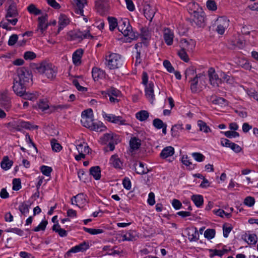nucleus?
<instances>
[{
    "label": "nucleus",
    "instance_id": "e433bc0d",
    "mask_svg": "<svg viewBox=\"0 0 258 258\" xmlns=\"http://www.w3.org/2000/svg\"><path fill=\"white\" fill-rule=\"evenodd\" d=\"M76 206H79V204H83L86 202V196L83 194H79L74 197Z\"/></svg>",
    "mask_w": 258,
    "mask_h": 258
},
{
    "label": "nucleus",
    "instance_id": "3c124183",
    "mask_svg": "<svg viewBox=\"0 0 258 258\" xmlns=\"http://www.w3.org/2000/svg\"><path fill=\"white\" fill-rule=\"evenodd\" d=\"M186 51V50L181 48V49L178 52V55L182 60L187 62L189 61V57Z\"/></svg>",
    "mask_w": 258,
    "mask_h": 258
},
{
    "label": "nucleus",
    "instance_id": "2f4dec72",
    "mask_svg": "<svg viewBox=\"0 0 258 258\" xmlns=\"http://www.w3.org/2000/svg\"><path fill=\"white\" fill-rule=\"evenodd\" d=\"M12 165L13 162L10 160L7 156L4 157L1 164V167L5 170L9 169L12 167Z\"/></svg>",
    "mask_w": 258,
    "mask_h": 258
},
{
    "label": "nucleus",
    "instance_id": "6ab92c4d",
    "mask_svg": "<svg viewBox=\"0 0 258 258\" xmlns=\"http://www.w3.org/2000/svg\"><path fill=\"white\" fill-rule=\"evenodd\" d=\"M174 35L173 32L168 28L164 30L163 38L167 45H171L173 43Z\"/></svg>",
    "mask_w": 258,
    "mask_h": 258
},
{
    "label": "nucleus",
    "instance_id": "1a4fd4ad",
    "mask_svg": "<svg viewBox=\"0 0 258 258\" xmlns=\"http://www.w3.org/2000/svg\"><path fill=\"white\" fill-rule=\"evenodd\" d=\"M18 15V13L16 4H11L7 9L6 15L7 21L13 25H15L18 22V19L16 18Z\"/></svg>",
    "mask_w": 258,
    "mask_h": 258
},
{
    "label": "nucleus",
    "instance_id": "8fccbe9b",
    "mask_svg": "<svg viewBox=\"0 0 258 258\" xmlns=\"http://www.w3.org/2000/svg\"><path fill=\"white\" fill-rule=\"evenodd\" d=\"M51 145L52 150L56 152H59L62 149L61 145L55 139L51 140Z\"/></svg>",
    "mask_w": 258,
    "mask_h": 258
},
{
    "label": "nucleus",
    "instance_id": "0e129e2a",
    "mask_svg": "<svg viewBox=\"0 0 258 258\" xmlns=\"http://www.w3.org/2000/svg\"><path fill=\"white\" fill-rule=\"evenodd\" d=\"M36 57V54L32 51H27L24 54V57L26 60H32Z\"/></svg>",
    "mask_w": 258,
    "mask_h": 258
},
{
    "label": "nucleus",
    "instance_id": "de8ad7c7",
    "mask_svg": "<svg viewBox=\"0 0 258 258\" xmlns=\"http://www.w3.org/2000/svg\"><path fill=\"white\" fill-rule=\"evenodd\" d=\"M141 36L145 40H148L151 38V32L146 28H143L141 29Z\"/></svg>",
    "mask_w": 258,
    "mask_h": 258
},
{
    "label": "nucleus",
    "instance_id": "774afa93",
    "mask_svg": "<svg viewBox=\"0 0 258 258\" xmlns=\"http://www.w3.org/2000/svg\"><path fill=\"white\" fill-rule=\"evenodd\" d=\"M41 171L44 175L48 176L50 175V173L52 171V169L51 167L48 166H42L41 167Z\"/></svg>",
    "mask_w": 258,
    "mask_h": 258
},
{
    "label": "nucleus",
    "instance_id": "052dcab7",
    "mask_svg": "<svg viewBox=\"0 0 258 258\" xmlns=\"http://www.w3.org/2000/svg\"><path fill=\"white\" fill-rule=\"evenodd\" d=\"M222 133H223L226 137L229 138H236L239 136L238 133L233 131H226L222 132Z\"/></svg>",
    "mask_w": 258,
    "mask_h": 258
},
{
    "label": "nucleus",
    "instance_id": "a19ab883",
    "mask_svg": "<svg viewBox=\"0 0 258 258\" xmlns=\"http://www.w3.org/2000/svg\"><path fill=\"white\" fill-rule=\"evenodd\" d=\"M30 208V205L25 203H22L20 205L19 210L22 214L26 216L29 213Z\"/></svg>",
    "mask_w": 258,
    "mask_h": 258
},
{
    "label": "nucleus",
    "instance_id": "393cba45",
    "mask_svg": "<svg viewBox=\"0 0 258 258\" xmlns=\"http://www.w3.org/2000/svg\"><path fill=\"white\" fill-rule=\"evenodd\" d=\"M134 166L136 173L139 174H145L149 172V170L142 162L136 163Z\"/></svg>",
    "mask_w": 258,
    "mask_h": 258
},
{
    "label": "nucleus",
    "instance_id": "680f3d73",
    "mask_svg": "<svg viewBox=\"0 0 258 258\" xmlns=\"http://www.w3.org/2000/svg\"><path fill=\"white\" fill-rule=\"evenodd\" d=\"M254 203L255 200L254 198L250 196L246 197L244 201V204L248 207H252Z\"/></svg>",
    "mask_w": 258,
    "mask_h": 258
},
{
    "label": "nucleus",
    "instance_id": "e2e57ef3",
    "mask_svg": "<svg viewBox=\"0 0 258 258\" xmlns=\"http://www.w3.org/2000/svg\"><path fill=\"white\" fill-rule=\"evenodd\" d=\"M69 107V105L65 104V105H53L50 106V109L51 110V111H54L55 110H61L63 109H66L68 108Z\"/></svg>",
    "mask_w": 258,
    "mask_h": 258
},
{
    "label": "nucleus",
    "instance_id": "b1692460",
    "mask_svg": "<svg viewBox=\"0 0 258 258\" xmlns=\"http://www.w3.org/2000/svg\"><path fill=\"white\" fill-rule=\"evenodd\" d=\"M174 154V149L171 146H168L164 148L160 153V157L163 159H166L171 157Z\"/></svg>",
    "mask_w": 258,
    "mask_h": 258
},
{
    "label": "nucleus",
    "instance_id": "dca6fc26",
    "mask_svg": "<svg viewBox=\"0 0 258 258\" xmlns=\"http://www.w3.org/2000/svg\"><path fill=\"white\" fill-rule=\"evenodd\" d=\"M69 35L71 37L72 39H79L83 40L85 38L92 39L93 38V36L90 34V30H86L84 32L78 31L73 34L74 36L73 38L72 32L70 33Z\"/></svg>",
    "mask_w": 258,
    "mask_h": 258
},
{
    "label": "nucleus",
    "instance_id": "f704fd0d",
    "mask_svg": "<svg viewBox=\"0 0 258 258\" xmlns=\"http://www.w3.org/2000/svg\"><path fill=\"white\" fill-rule=\"evenodd\" d=\"M110 162L115 167L120 168L122 165V163L120 159L118 158L117 156L114 155H112L110 159Z\"/></svg>",
    "mask_w": 258,
    "mask_h": 258
},
{
    "label": "nucleus",
    "instance_id": "09e8293b",
    "mask_svg": "<svg viewBox=\"0 0 258 258\" xmlns=\"http://www.w3.org/2000/svg\"><path fill=\"white\" fill-rule=\"evenodd\" d=\"M198 125L200 127V130L201 131H203L205 133H208L210 131V129L209 127L207 125V124L202 120H199L198 121Z\"/></svg>",
    "mask_w": 258,
    "mask_h": 258
},
{
    "label": "nucleus",
    "instance_id": "6e6d98bb",
    "mask_svg": "<svg viewBox=\"0 0 258 258\" xmlns=\"http://www.w3.org/2000/svg\"><path fill=\"white\" fill-rule=\"evenodd\" d=\"M48 222L46 220H43L34 229L35 232L39 231L40 230L44 231L45 229Z\"/></svg>",
    "mask_w": 258,
    "mask_h": 258
},
{
    "label": "nucleus",
    "instance_id": "4c0bfd02",
    "mask_svg": "<svg viewBox=\"0 0 258 258\" xmlns=\"http://www.w3.org/2000/svg\"><path fill=\"white\" fill-rule=\"evenodd\" d=\"M52 230L57 233L61 237H65L67 235V231L62 229L58 224H54L52 227Z\"/></svg>",
    "mask_w": 258,
    "mask_h": 258
},
{
    "label": "nucleus",
    "instance_id": "5701e85b",
    "mask_svg": "<svg viewBox=\"0 0 258 258\" xmlns=\"http://www.w3.org/2000/svg\"><path fill=\"white\" fill-rule=\"evenodd\" d=\"M193 22L199 27H201L205 22V18L202 15L197 12L196 10L193 11Z\"/></svg>",
    "mask_w": 258,
    "mask_h": 258
},
{
    "label": "nucleus",
    "instance_id": "7ed1b4c3",
    "mask_svg": "<svg viewBox=\"0 0 258 258\" xmlns=\"http://www.w3.org/2000/svg\"><path fill=\"white\" fill-rule=\"evenodd\" d=\"M118 29L124 36L128 37L129 42L137 38V35L133 31L132 27L127 19H122L118 22Z\"/></svg>",
    "mask_w": 258,
    "mask_h": 258
},
{
    "label": "nucleus",
    "instance_id": "2eb2a0df",
    "mask_svg": "<svg viewBox=\"0 0 258 258\" xmlns=\"http://www.w3.org/2000/svg\"><path fill=\"white\" fill-rule=\"evenodd\" d=\"M156 13V9L154 6L146 4L144 8V13L147 19L151 22Z\"/></svg>",
    "mask_w": 258,
    "mask_h": 258
},
{
    "label": "nucleus",
    "instance_id": "9b49d317",
    "mask_svg": "<svg viewBox=\"0 0 258 258\" xmlns=\"http://www.w3.org/2000/svg\"><path fill=\"white\" fill-rule=\"evenodd\" d=\"M209 81L211 85L214 87H217L221 84V80L219 75L216 73L215 70L211 68L208 71Z\"/></svg>",
    "mask_w": 258,
    "mask_h": 258
},
{
    "label": "nucleus",
    "instance_id": "7c9ffc66",
    "mask_svg": "<svg viewBox=\"0 0 258 258\" xmlns=\"http://www.w3.org/2000/svg\"><path fill=\"white\" fill-rule=\"evenodd\" d=\"M188 237L190 241H197L199 239V234L196 228L190 229L188 231Z\"/></svg>",
    "mask_w": 258,
    "mask_h": 258
},
{
    "label": "nucleus",
    "instance_id": "c85d7f7f",
    "mask_svg": "<svg viewBox=\"0 0 258 258\" xmlns=\"http://www.w3.org/2000/svg\"><path fill=\"white\" fill-rule=\"evenodd\" d=\"M90 173L96 180H98L101 177V170L98 166L91 167L90 169Z\"/></svg>",
    "mask_w": 258,
    "mask_h": 258
},
{
    "label": "nucleus",
    "instance_id": "58836bf2",
    "mask_svg": "<svg viewBox=\"0 0 258 258\" xmlns=\"http://www.w3.org/2000/svg\"><path fill=\"white\" fill-rule=\"evenodd\" d=\"M219 76L220 77L221 83L222 82L231 83L233 81V79L230 75L225 74L223 72H219Z\"/></svg>",
    "mask_w": 258,
    "mask_h": 258
},
{
    "label": "nucleus",
    "instance_id": "f03ea898",
    "mask_svg": "<svg viewBox=\"0 0 258 258\" xmlns=\"http://www.w3.org/2000/svg\"><path fill=\"white\" fill-rule=\"evenodd\" d=\"M36 70L40 74L50 80H54L57 73V67L47 62H42L37 67Z\"/></svg>",
    "mask_w": 258,
    "mask_h": 258
},
{
    "label": "nucleus",
    "instance_id": "ddd939ff",
    "mask_svg": "<svg viewBox=\"0 0 258 258\" xmlns=\"http://www.w3.org/2000/svg\"><path fill=\"white\" fill-rule=\"evenodd\" d=\"M38 29L37 31L43 34L48 26V15L45 14L38 18Z\"/></svg>",
    "mask_w": 258,
    "mask_h": 258
},
{
    "label": "nucleus",
    "instance_id": "0eeeda50",
    "mask_svg": "<svg viewBox=\"0 0 258 258\" xmlns=\"http://www.w3.org/2000/svg\"><path fill=\"white\" fill-rule=\"evenodd\" d=\"M118 141V137L111 132L104 134L100 139V142L102 144L108 143V147L110 151H113L114 149V145L117 144Z\"/></svg>",
    "mask_w": 258,
    "mask_h": 258
},
{
    "label": "nucleus",
    "instance_id": "cd10ccee",
    "mask_svg": "<svg viewBox=\"0 0 258 258\" xmlns=\"http://www.w3.org/2000/svg\"><path fill=\"white\" fill-rule=\"evenodd\" d=\"M86 4V0H76V12L82 16L83 15V8Z\"/></svg>",
    "mask_w": 258,
    "mask_h": 258
},
{
    "label": "nucleus",
    "instance_id": "49530a36",
    "mask_svg": "<svg viewBox=\"0 0 258 258\" xmlns=\"http://www.w3.org/2000/svg\"><path fill=\"white\" fill-rule=\"evenodd\" d=\"M27 10L28 12L34 15H39L42 14V12L40 10L37 9L35 5L31 4L28 8Z\"/></svg>",
    "mask_w": 258,
    "mask_h": 258
},
{
    "label": "nucleus",
    "instance_id": "c03bdc74",
    "mask_svg": "<svg viewBox=\"0 0 258 258\" xmlns=\"http://www.w3.org/2000/svg\"><path fill=\"white\" fill-rule=\"evenodd\" d=\"M108 20L109 26V30L112 31L117 26H118V23L117 22V19L114 17H108Z\"/></svg>",
    "mask_w": 258,
    "mask_h": 258
},
{
    "label": "nucleus",
    "instance_id": "bf43d9fd",
    "mask_svg": "<svg viewBox=\"0 0 258 258\" xmlns=\"http://www.w3.org/2000/svg\"><path fill=\"white\" fill-rule=\"evenodd\" d=\"M163 66L166 68L167 71L169 73H173L174 72V69L172 67L170 62L168 60H164L163 62Z\"/></svg>",
    "mask_w": 258,
    "mask_h": 258
},
{
    "label": "nucleus",
    "instance_id": "79ce46f5",
    "mask_svg": "<svg viewBox=\"0 0 258 258\" xmlns=\"http://www.w3.org/2000/svg\"><path fill=\"white\" fill-rule=\"evenodd\" d=\"M38 108L42 111H44L49 108L48 102L46 99H41L37 103Z\"/></svg>",
    "mask_w": 258,
    "mask_h": 258
},
{
    "label": "nucleus",
    "instance_id": "39448f33",
    "mask_svg": "<svg viewBox=\"0 0 258 258\" xmlns=\"http://www.w3.org/2000/svg\"><path fill=\"white\" fill-rule=\"evenodd\" d=\"M121 56L117 54L112 53L106 56V66L110 70H114L121 67L123 64Z\"/></svg>",
    "mask_w": 258,
    "mask_h": 258
},
{
    "label": "nucleus",
    "instance_id": "412c9836",
    "mask_svg": "<svg viewBox=\"0 0 258 258\" xmlns=\"http://www.w3.org/2000/svg\"><path fill=\"white\" fill-rule=\"evenodd\" d=\"M69 23L70 20L68 17L63 14L60 15L58 19V28L56 34H58Z\"/></svg>",
    "mask_w": 258,
    "mask_h": 258
},
{
    "label": "nucleus",
    "instance_id": "a18cd8bd",
    "mask_svg": "<svg viewBox=\"0 0 258 258\" xmlns=\"http://www.w3.org/2000/svg\"><path fill=\"white\" fill-rule=\"evenodd\" d=\"M78 152L83 154H88L90 152V149L87 145L84 146L83 144H79L76 147Z\"/></svg>",
    "mask_w": 258,
    "mask_h": 258
},
{
    "label": "nucleus",
    "instance_id": "4468645a",
    "mask_svg": "<svg viewBox=\"0 0 258 258\" xmlns=\"http://www.w3.org/2000/svg\"><path fill=\"white\" fill-rule=\"evenodd\" d=\"M181 48L186 50L187 52H192L196 46V42L192 40L182 39L180 42Z\"/></svg>",
    "mask_w": 258,
    "mask_h": 258
},
{
    "label": "nucleus",
    "instance_id": "a878e982",
    "mask_svg": "<svg viewBox=\"0 0 258 258\" xmlns=\"http://www.w3.org/2000/svg\"><path fill=\"white\" fill-rule=\"evenodd\" d=\"M135 48L136 50L135 57L136 58L135 65L140 64L141 62V53L142 51V43H138L135 46Z\"/></svg>",
    "mask_w": 258,
    "mask_h": 258
},
{
    "label": "nucleus",
    "instance_id": "c9c22d12",
    "mask_svg": "<svg viewBox=\"0 0 258 258\" xmlns=\"http://www.w3.org/2000/svg\"><path fill=\"white\" fill-rule=\"evenodd\" d=\"M191 200L198 207H201L203 204V197L201 195H193L191 197Z\"/></svg>",
    "mask_w": 258,
    "mask_h": 258
},
{
    "label": "nucleus",
    "instance_id": "13d9d810",
    "mask_svg": "<svg viewBox=\"0 0 258 258\" xmlns=\"http://www.w3.org/2000/svg\"><path fill=\"white\" fill-rule=\"evenodd\" d=\"M166 123H164L162 120L156 118L153 120V124L157 129H161Z\"/></svg>",
    "mask_w": 258,
    "mask_h": 258
},
{
    "label": "nucleus",
    "instance_id": "4be33fe9",
    "mask_svg": "<svg viewBox=\"0 0 258 258\" xmlns=\"http://www.w3.org/2000/svg\"><path fill=\"white\" fill-rule=\"evenodd\" d=\"M82 49L76 50L73 54L72 59L74 64L76 66H79L81 63V58L83 54Z\"/></svg>",
    "mask_w": 258,
    "mask_h": 258
},
{
    "label": "nucleus",
    "instance_id": "9d476101",
    "mask_svg": "<svg viewBox=\"0 0 258 258\" xmlns=\"http://www.w3.org/2000/svg\"><path fill=\"white\" fill-rule=\"evenodd\" d=\"M229 21L226 17H219L217 19L216 24L217 25L216 31L219 34L222 35L224 33L225 30L228 27Z\"/></svg>",
    "mask_w": 258,
    "mask_h": 258
},
{
    "label": "nucleus",
    "instance_id": "bb28decb",
    "mask_svg": "<svg viewBox=\"0 0 258 258\" xmlns=\"http://www.w3.org/2000/svg\"><path fill=\"white\" fill-rule=\"evenodd\" d=\"M17 95L23 97V98L24 99L30 100H32V101H34V100H36L38 97V94L37 92H35V93L26 92V88H25V90L23 92L22 95H20V94H17Z\"/></svg>",
    "mask_w": 258,
    "mask_h": 258
},
{
    "label": "nucleus",
    "instance_id": "5fc2aeb1",
    "mask_svg": "<svg viewBox=\"0 0 258 258\" xmlns=\"http://www.w3.org/2000/svg\"><path fill=\"white\" fill-rule=\"evenodd\" d=\"M6 232L10 233H14L19 236H22L24 234V232L22 230L18 228H10L6 230Z\"/></svg>",
    "mask_w": 258,
    "mask_h": 258
},
{
    "label": "nucleus",
    "instance_id": "37998d69",
    "mask_svg": "<svg viewBox=\"0 0 258 258\" xmlns=\"http://www.w3.org/2000/svg\"><path fill=\"white\" fill-rule=\"evenodd\" d=\"M18 126L28 130L36 129L38 127L37 125H32L29 122L24 121H21L19 123Z\"/></svg>",
    "mask_w": 258,
    "mask_h": 258
},
{
    "label": "nucleus",
    "instance_id": "864d4df0",
    "mask_svg": "<svg viewBox=\"0 0 258 258\" xmlns=\"http://www.w3.org/2000/svg\"><path fill=\"white\" fill-rule=\"evenodd\" d=\"M206 6L207 8L210 11H215L217 9L216 3L214 0H208Z\"/></svg>",
    "mask_w": 258,
    "mask_h": 258
},
{
    "label": "nucleus",
    "instance_id": "6e6552de",
    "mask_svg": "<svg viewBox=\"0 0 258 258\" xmlns=\"http://www.w3.org/2000/svg\"><path fill=\"white\" fill-rule=\"evenodd\" d=\"M81 122L84 126L97 132L102 131L106 128L105 126L102 125V123H99L98 124L94 123L93 117H82Z\"/></svg>",
    "mask_w": 258,
    "mask_h": 258
},
{
    "label": "nucleus",
    "instance_id": "473e14b6",
    "mask_svg": "<svg viewBox=\"0 0 258 258\" xmlns=\"http://www.w3.org/2000/svg\"><path fill=\"white\" fill-rule=\"evenodd\" d=\"M141 144V140L136 137L132 138L130 141V146L133 150L139 149Z\"/></svg>",
    "mask_w": 258,
    "mask_h": 258
},
{
    "label": "nucleus",
    "instance_id": "423d86ee",
    "mask_svg": "<svg viewBox=\"0 0 258 258\" xmlns=\"http://www.w3.org/2000/svg\"><path fill=\"white\" fill-rule=\"evenodd\" d=\"M148 76L146 72H144L142 74V84L145 86L146 96L151 103L154 100V84L150 82L148 84Z\"/></svg>",
    "mask_w": 258,
    "mask_h": 258
},
{
    "label": "nucleus",
    "instance_id": "f257e3e1",
    "mask_svg": "<svg viewBox=\"0 0 258 258\" xmlns=\"http://www.w3.org/2000/svg\"><path fill=\"white\" fill-rule=\"evenodd\" d=\"M30 81H32V75L29 71L24 67L19 68L14 78L13 89L15 93L22 95Z\"/></svg>",
    "mask_w": 258,
    "mask_h": 258
},
{
    "label": "nucleus",
    "instance_id": "aec40b11",
    "mask_svg": "<svg viewBox=\"0 0 258 258\" xmlns=\"http://www.w3.org/2000/svg\"><path fill=\"white\" fill-rule=\"evenodd\" d=\"M105 72L98 68H93L92 71V76L95 81L102 79L105 77Z\"/></svg>",
    "mask_w": 258,
    "mask_h": 258
},
{
    "label": "nucleus",
    "instance_id": "a211bd4d",
    "mask_svg": "<svg viewBox=\"0 0 258 258\" xmlns=\"http://www.w3.org/2000/svg\"><path fill=\"white\" fill-rule=\"evenodd\" d=\"M207 100L214 105L220 106H225L226 104V100L223 98L217 97L214 95L208 96Z\"/></svg>",
    "mask_w": 258,
    "mask_h": 258
},
{
    "label": "nucleus",
    "instance_id": "4d7b16f0",
    "mask_svg": "<svg viewBox=\"0 0 258 258\" xmlns=\"http://www.w3.org/2000/svg\"><path fill=\"white\" fill-rule=\"evenodd\" d=\"M215 235V231L214 229H207L204 233V236L208 239L213 238Z\"/></svg>",
    "mask_w": 258,
    "mask_h": 258
},
{
    "label": "nucleus",
    "instance_id": "72a5a7b5",
    "mask_svg": "<svg viewBox=\"0 0 258 258\" xmlns=\"http://www.w3.org/2000/svg\"><path fill=\"white\" fill-rule=\"evenodd\" d=\"M182 124H176L172 126L171 128L172 136L174 137H177L179 136V131H182L183 130Z\"/></svg>",
    "mask_w": 258,
    "mask_h": 258
},
{
    "label": "nucleus",
    "instance_id": "69168bd1",
    "mask_svg": "<svg viewBox=\"0 0 258 258\" xmlns=\"http://www.w3.org/2000/svg\"><path fill=\"white\" fill-rule=\"evenodd\" d=\"M13 184V189L15 190H18L21 188V181L19 179H14Z\"/></svg>",
    "mask_w": 258,
    "mask_h": 258
},
{
    "label": "nucleus",
    "instance_id": "ea45409f",
    "mask_svg": "<svg viewBox=\"0 0 258 258\" xmlns=\"http://www.w3.org/2000/svg\"><path fill=\"white\" fill-rule=\"evenodd\" d=\"M137 119L140 121H145L149 117V113L146 110H141L136 114Z\"/></svg>",
    "mask_w": 258,
    "mask_h": 258
},
{
    "label": "nucleus",
    "instance_id": "f8f14e48",
    "mask_svg": "<svg viewBox=\"0 0 258 258\" xmlns=\"http://www.w3.org/2000/svg\"><path fill=\"white\" fill-rule=\"evenodd\" d=\"M102 115L103 117L109 122L119 125L125 124V120L120 116H116L113 114L106 113L105 112H102Z\"/></svg>",
    "mask_w": 258,
    "mask_h": 258
},
{
    "label": "nucleus",
    "instance_id": "603ef678",
    "mask_svg": "<svg viewBox=\"0 0 258 258\" xmlns=\"http://www.w3.org/2000/svg\"><path fill=\"white\" fill-rule=\"evenodd\" d=\"M83 229L85 232L92 235L98 234L103 232V230L101 229L88 228L86 227H84Z\"/></svg>",
    "mask_w": 258,
    "mask_h": 258
},
{
    "label": "nucleus",
    "instance_id": "c756f323",
    "mask_svg": "<svg viewBox=\"0 0 258 258\" xmlns=\"http://www.w3.org/2000/svg\"><path fill=\"white\" fill-rule=\"evenodd\" d=\"M244 239L249 244H255L257 241V236L254 234H246L244 235Z\"/></svg>",
    "mask_w": 258,
    "mask_h": 258
},
{
    "label": "nucleus",
    "instance_id": "338daca9",
    "mask_svg": "<svg viewBox=\"0 0 258 258\" xmlns=\"http://www.w3.org/2000/svg\"><path fill=\"white\" fill-rule=\"evenodd\" d=\"M192 156L198 162H202L205 159V156L200 153H192Z\"/></svg>",
    "mask_w": 258,
    "mask_h": 258
},
{
    "label": "nucleus",
    "instance_id": "20e7f679",
    "mask_svg": "<svg viewBox=\"0 0 258 258\" xmlns=\"http://www.w3.org/2000/svg\"><path fill=\"white\" fill-rule=\"evenodd\" d=\"M206 76L203 73L197 74L195 77L191 79L190 89L193 93H196L202 90L206 86Z\"/></svg>",
    "mask_w": 258,
    "mask_h": 258
},
{
    "label": "nucleus",
    "instance_id": "f3484780",
    "mask_svg": "<svg viewBox=\"0 0 258 258\" xmlns=\"http://www.w3.org/2000/svg\"><path fill=\"white\" fill-rule=\"evenodd\" d=\"M0 104L7 110L11 107V98L7 92L2 93L0 95Z\"/></svg>",
    "mask_w": 258,
    "mask_h": 258
}]
</instances>
